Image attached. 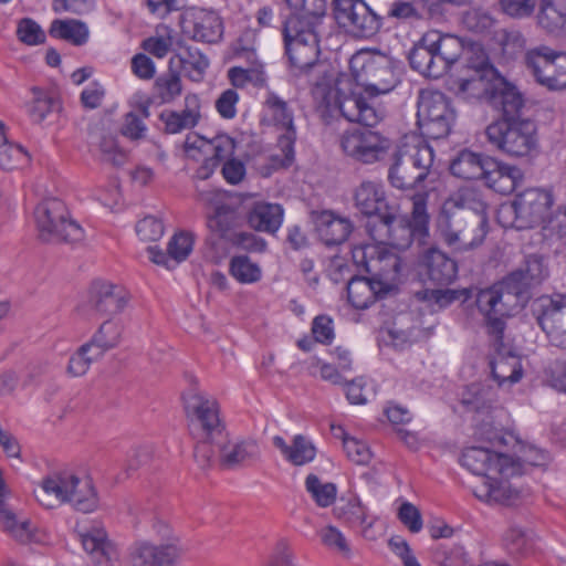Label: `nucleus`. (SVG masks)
Returning a JSON list of instances; mask_svg holds the SVG:
<instances>
[{"instance_id":"1","label":"nucleus","mask_w":566,"mask_h":566,"mask_svg":"<svg viewBox=\"0 0 566 566\" xmlns=\"http://www.w3.org/2000/svg\"><path fill=\"white\" fill-rule=\"evenodd\" d=\"M350 73L329 74L317 82L312 95L318 116L329 124L338 117L374 127L385 116V109L375 99L395 85L389 60L382 54L358 52L350 59Z\"/></svg>"},{"instance_id":"2","label":"nucleus","mask_w":566,"mask_h":566,"mask_svg":"<svg viewBox=\"0 0 566 566\" xmlns=\"http://www.w3.org/2000/svg\"><path fill=\"white\" fill-rule=\"evenodd\" d=\"M188 430L193 442V455L201 467L218 460L224 469H239L253 464L261 458L255 439L230 438L217 398L193 392L186 405Z\"/></svg>"},{"instance_id":"3","label":"nucleus","mask_w":566,"mask_h":566,"mask_svg":"<svg viewBox=\"0 0 566 566\" xmlns=\"http://www.w3.org/2000/svg\"><path fill=\"white\" fill-rule=\"evenodd\" d=\"M548 274L546 260L531 254L500 282L478 293L476 306L485 318L489 334L496 342L503 338L505 318L524 308L530 298L528 290L541 284Z\"/></svg>"},{"instance_id":"4","label":"nucleus","mask_w":566,"mask_h":566,"mask_svg":"<svg viewBox=\"0 0 566 566\" xmlns=\"http://www.w3.org/2000/svg\"><path fill=\"white\" fill-rule=\"evenodd\" d=\"M440 239L454 251H471L480 247L488 233L486 205L471 189L449 197L437 218Z\"/></svg>"},{"instance_id":"5","label":"nucleus","mask_w":566,"mask_h":566,"mask_svg":"<svg viewBox=\"0 0 566 566\" xmlns=\"http://www.w3.org/2000/svg\"><path fill=\"white\" fill-rule=\"evenodd\" d=\"M461 463L478 476L471 489L481 502L513 505L524 496L523 490L509 481V478L518 472V465L507 454L471 447L463 451Z\"/></svg>"},{"instance_id":"6","label":"nucleus","mask_w":566,"mask_h":566,"mask_svg":"<svg viewBox=\"0 0 566 566\" xmlns=\"http://www.w3.org/2000/svg\"><path fill=\"white\" fill-rule=\"evenodd\" d=\"M36 501L46 509L70 503L75 510L90 513L98 505L97 494L88 479H81L72 471L52 472L34 490Z\"/></svg>"},{"instance_id":"7","label":"nucleus","mask_w":566,"mask_h":566,"mask_svg":"<svg viewBox=\"0 0 566 566\" xmlns=\"http://www.w3.org/2000/svg\"><path fill=\"white\" fill-rule=\"evenodd\" d=\"M433 159V149L423 139L417 136L406 138L389 168L390 184L398 189L418 186L430 174Z\"/></svg>"},{"instance_id":"8","label":"nucleus","mask_w":566,"mask_h":566,"mask_svg":"<svg viewBox=\"0 0 566 566\" xmlns=\"http://www.w3.org/2000/svg\"><path fill=\"white\" fill-rule=\"evenodd\" d=\"M34 221L39 238L44 242L75 244L84 239L83 228L57 198L41 201L34 210Z\"/></svg>"},{"instance_id":"9","label":"nucleus","mask_w":566,"mask_h":566,"mask_svg":"<svg viewBox=\"0 0 566 566\" xmlns=\"http://www.w3.org/2000/svg\"><path fill=\"white\" fill-rule=\"evenodd\" d=\"M488 142L511 157H525L537 147L536 125L530 119H500L485 128Z\"/></svg>"},{"instance_id":"10","label":"nucleus","mask_w":566,"mask_h":566,"mask_svg":"<svg viewBox=\"0 0 566 566\" xmlns=\"http://www.w3.org/2000/svg\"><path fill=\"white\" fill-rule=\"evenodd\" d=\"M417 117L423 135L439 139L451 132L455 113L444 94L437 91H422L418 99Z\"/></svg>"},{"instance_id":"11","label":"nucleus","mask_w":566,"mask_h":566,"mask_svg":"<svg viewBox=\"0 0 566 566\" xmlns=\"http://www.w3.org/2000/svg\"><path fill=\"white\" fill-rule=\"evenodd\" d=\"M353 260L373 275L380 290L390 293L396 289L401 268L397 254L378 245H359L353 249Z\"/></svg>"},{"instance_id":"12","label":"nucleus","mask_w":566,"mask_h":566,"mask_svg":"<svg viewBox=\"0 0 566 566\" xmlns=\"http://www.w3.org/2000/svg\"><path fill=\"white\" fill-rule=\"evenodd\" d=\"M286 53L289 55L295 74L307 73L311 69H316L318 75H322L317 82L327 81L329 74H336L333 70H327L323 65H317L318 59V34L315 30L298 29L286 35V27L283 29Z\"/></svg>"},{"instance_id":"13","label":"nucleus","mask_w":566,"mask_h":566,"mask_svg":"<svg viewBox=\"0 0 566 566\" xmlns=\"http://www.w3.org/2000/svg\"><path fill=\"white\" fill-rule=\"evenodd\" d=\"M339 147L349 159L370 165L387 156L391 142L377 130L354 128L343 133Z\"/></svg>"},{"instance_id":"14","label":"nucleus","mask_w":566,"mask_h":566,"mask_svg":"<svg viewBox=\"0 0 566 566\" xmlns=\"http://www.w3.org/2000/svg\"><path fill=\"white\" fill-rule=\"evenodd\" d=\"M524 62L538 84L552 91L566 88V53L541 45L528 50Z\"/></svg>"},{"instance_id":"15","label":"nucleus","mask_w":566,"mask_h":566,"mask_svg":"<svg viewBox=\"0 0 566 566\" xmlns=\"http://www.w3.org/2000/svg\"><path fill=\"white\" fill-rule=\"evenodd\" d=\"M333 9L337 23L354 36L369 38L380 29V18L363 0H334Z\"/></svg>"},{"instance_id":"16","label":"nucleus","mask_w":566,"mask_h":566,"mask_svg":"<svg viewBox=\"0 0 566 566\" xmlns=\"http://www.w3.org/2000/svg\"><path fill=\"white\" fill-rule=\"evenodd\" d=\"M552 206V197L541 189H527L520 193L512 205L503 207L502 212L514 213L517 228L544 224Z\"/></svg>"},{"instance_id":"17","label":"nucleus","mask_w":566,"mask_h":566,"mask_svg":"<svg viewBox=\"0 0 566 566\" xmlns=\"http://www.w3.org/2000/svg\"><path fill=\"white\" fill-rule=\"evenodd\" d=\"M265 106L273 125L283 132L277 138V146L283 156L279 165L282 167L290 166L294 159V144L296 140L293 111L285 101L274 93L268 94Z\"/></svg>"},{"instance_id":"18","label":"nucleus","mask_w":566,"mask_h":566,"mask_svg":"<svg viewBox=\"0 0 566 566\" xmlns=\"http://www.w3.org/2000/svg\"><path fill=\"white\" fill-rule=\"evenodd\" d=\"M132 294L119 284L109 281H94L90 289V304L102 315L114 317L129 305Z\"/></svg>"},{"instance_id":"19","label":"nucleus","mask_w":566,"mask_h":566,"mask_svg":"<svg viewBox=\"0 0 566 566\" xmlns=\"http://www.w3.org/2000/svg\"><path fill=\"white\" fill-rule=\"evenodd\" d=\"M366 229L376 243L388 244L398 250L407 249L412 238L418 235L412 226L397 220L392 213L381 216L377 224L376 221H368Z\"/></svg>"},{"instance_id":"20","label":"nucleus","mask_w":566,"mask_h":566,"mask_svg":"<svg viewBox=\"0 0 566 566\" xmlns=\"http://www.w3.org/2000/svg\"><path fill=\"white\" fill-rule=\"evenodd\" d=\"M333 514L349 527L359 528V534L363 538L368 541L376 539L373 527L377 517L370 514L368 507L363 504L359 497L353 496L345 502L342 501L334 507Z\"/></svg>"},{"instance_id":"21","label":"nucleus","mask_w":566,"mask_h":566,"mask_svg":"<svg viewBox=\"0 0 566 566\" xmlns=\"http://www.w3.org/2000/svg\"><path fill=\"white\" fill-rule=\"evenodd\" d=\"M482 178L485 185L501 195H510L523 180L520 168L499 161L492 157H485Z\"/></svg>"},{"instance_id":"22","label":"nucleus","mask_w":566,"mask_h":566,"mask_svg":"<svg viewBox=\"0 0 566 566\" xmlns=\"http://www.w3.org/2000/svg\"><path fill=\"white\" fill-rule=\"evenodd\" d=\"M184 17H188L185 20V32L193 40L213 43L221 39L222 22L216 12L195 9L188 11Z\"/></svg>"},{"instance_id":"23","label":"nucleus","mask_w":566,"mask_h":566,"mask_svg":"<svg viewBox=\"0 0 566 566\" xmlns=\"http://www.w3.org/2000/svg\"><path fill=\"white\" fill-rule=\"evenodd\" d=\"M355 207L365 216L371 217L370 221L378 223L386 212L387 201L382 185L378 181L363 180L353 193Z\"/></svg>"},{"instance_id":"24","label":"nucleus","mask_w":566,"mask_h":566,"mask_svg":"<svg viewBox=\"0 0 566 566\" xmlns=\"http://www.w3.org/2000/svg\"><path fill=\"white\" fill-rule=\"evenodd\" d=\"M313 221L319 239L328 247L344 243L353 231V223L347 217L331 210L314 212Z\"/></svg>"},{"instance_id":"25","label":"nucleus","mask_w":566,"mask_h":566,"mask_svg":"<svg viewBox=\"0 0 566 566\" xmlns=\"http://www.w3.org/2000/svg\"><path fill=\"white\" fill-rule=\"evenodd\" d=\"M436 35L429 31L423 33L409 53V62L413 70L427 77L442 76V64L438 61L434 45Z\"/></svg>"},{"instance_id":"26","label":"nucleus","mask_w":566,"mask_h":566,"mask_svg":"<svg viewBox=\"0 0 566 566\" xmlns=\"http://www.w3.org/2000/svg\"><path fill=\"white\" fill-rule=\"evenodd\" d=\"M193 239L190 233H176L168 242L167 252L156 245L147 248L149 260L167 270H171L185 261L192 251Z\"/></svg>"},{"instance_id":"27","label":"nucleus","mask_w":566,"mask_h":566,"mask_svg":"<svg viewBox=\"0 0 566 566\" xmlns=\"http://www.w3.org/2000/svg\"><path fill=\"white\" fill-rule=\"evenodd\" d=\"M290 7L295 14L284 24L286 35L298 29L317 31L326 14V0H294Z\"/></svg>"},{"instance_id":"28","label":"nucleus","mask_w":566,"mask_h":566,"mask_svg":"<svg viewBox=\"0 0 566 566\" xmlns=\"http://www.w3.org/2000/svg\"><path fill=\"white\" fill-rule=\"evenodd\" d=\"M235 142L226 134H219L211 139L201 136H188L185 142L186 151L198 150L219 165L232 158L235 150Z\"/></svg>"},{"instance_id":"29","label":"nucleus","mask_w":566,"mask_h":566,"mask_svg":"<svg viewBox=\"0 0 566 566\" xmlns=\"http://www.w3.org/2000/svg\"><path fill=\"white\" fill-rule=\"evenodd\" d=\"M83 548L96 560V563L105 566H112V560L117 558L116 548L108 539L106 531L95 525L80 532Z\"/></svg>"},{"instance_id":"30","label":"nucleus","mask_w":566,"mask_h":566,"mask_svg":"<svg viewBox=\"0 0 566 566\" xmlns=\"http://www.w3.org/2000/svg\"><path fill=\"white\" fill-rule=\"evenodd\" d=\"M201 117V104L196 94H187L185 106L180 112H168L160 115L165 124V130L169 134H178L181 130L195 127Z\"/></svg>"},{"instance_id":"31","label":"nucleus","mask_w":566,"mask_h":566,"mask_svg":"<svg viewBox=\"0 0 566 566\" xmlns=\"http://www.w3.org/2000/svg\"><path fill=\"white\" fill-rule=\"evenodd\" d=\"M272 443L280 450L282 457L295 467L305 465L316 457L315 446L303 434L294 436L291 443H287L281 436H274Z\"/></svg>"},{"instance_id":"32","label":"nucleus","mask_w":566,"mask_h":566,"mask_svg":"<svg viewBox=\"0 0 566 566\" xmlns=\"http://www.w3.org/2000/svg\"><path fill=\"white\" fill-rule=\"evenodd\" d=\"M537 323L552 345L566 348V310L548 302L546 310L537 311Z\"/></svg>"},{"instance_id":"33","label":"nucleus","mask_w":566,"mask_h":566,"mask_svg":"<svg viewBox=\"0 0 566 566\" xmlns=\"http://www.w3.org/2000/svg\"><path fill=\"white\" fill-rule=\"evenodd\" d=\"M422 264L427 275L434 283L449 284L457 276L455 262L441 250L429 249L422 258Z\"/></svg>"},{"instance_id":"34","label":"nucleus","mask_w":566,"mask_h":566,"mask_svg":"<svg viewBox=\"0 0 566 566\" xmlns=\"http://www.w3.org/2000/svg\"><path fill=\"white\" fill-rule=\"evenodd\" d=\"M247 219L252 229L274 233L282 224L283 209L276 203L255 202Z\"/></svg>"},{"instance_id":"35","label":"nucleus","mask_w":566,"mask_h":566,"mask_svg":"<svg viewBox=\"0 0 566 566\" xmlns=\"http://www.w3.org/2000/svg\"><path fill=\"white\" fill-rule=\"evenodd\" d=\"M387 294L371 279L354 277L347 284L348 302L357 310L369 307L377 298H381Z\"/></svg>"},{"instance_id":"36","label":"nucleus","mask_w":566,"mask_h":566,"mask_svg":"<svg viewBox=\"0 0 566 566\" xmlns=\"http://www.w3.org/2000/svg\"><path fill=\"white\" fill-rule=\"evenodd\" d=\"M492 90L491 98L496 106L501 107L504 119H516L524 106V98L520 91L503 80H497Z\"/></svg>"},{"instance_id":"37","label":"nucleus","mask_w":566,"mask_h":566,"mask_svg":"<svg viewBox=\"0 0 566 566\" xmlns=\"http://www.w3.org/2000/svg\"><path fill=\"white\" fill-rule=\"evenodd\" d=\"M429 32L436 35L434 50L438 61H441L443 75L452 65L460 62L467 45L458 36L442 34L437 30H430Z\"/></svg>"},{"instance_id":"38","label":"nucleus","mask_w":566,"mask_h":566,"mask_svg":"<svg viewBox=\"0 0 566 566\" xmlns=\"http://www.w3.org/2000/svg\"><path fill=\"white\" fill-rule=\"evenodd\" d=\"M537 21L547 32L566 33V0H542Z\"/></svg>"},{"instance_id":"39","label":"nucleus","mask_w":566,"mask_h":566,"mask_svg":"<svg viewBox=\"0 0 566 566\" xmlns=\"http://www.w3.org/2000/svg\"><path fill=\"white\" fill-rule=\"evenodd\" d=\"M492 376L500 387H511L523 377L521 359L515 355L499 354L491 363Z\"/></svg>"},{"instance_id":"40","label":"nucleus","mask_w":566,"mask_h":566,"mask_svg":"<svg viewBox=\"0 0 566 566\" xmlns=\"http://www.w3.org/2000/svg\"><path fill=\"white\" fill-rule=\"evenodd\" d=\"M123 332V323L117 318L109 317L99 325L88 343L104 356L106 352L120 344Z\"/></svg>"},{"instance_id":"41","label":"nucleus","mask_w":566,"mask_h":566,"mask_svg":"<svg viewBox=\"0 0 566 566\" xmlns=\"http://www.w3.org/2000/svg\"><path fill=\"white\" fill-rule=\"evenodd\" d=\"M495 75L463 74L453 82V90L457 95L464 99L491 98V80Z\"/></svg>"},{"instance_id":"42","label":"nucleus","mask_w":566,"mask_h":566,"mask_svg":"<svg viewBox=\"0 0 566 566\" xmlns=\"http://www.w3.org/2000/svg\"><path fill=\"white\" fill-rule=\"evenodd\" d=\"M29 161L28 151L21 145L8 139L4 125L0 123V168L6 171L22 169Z\"/></svg>"},{"instance_id":"43","label":"nucleus","mask_w":566,"mask_h":566,"mask_svg":"<svg viewBox=\"0 0 566 566\" xmlns=\"http://www.w3.org/2000/svg\"><path fill=\"white\" fill-rule=\"evenodd\" d=\"M49 33L53 38L67 41L76 46L85 44L90 36L87 25L75 19L52 21Z\"/></svg>"},{"instance_id":"44","label":"nucleus","mask_w":566,"mask_h":566,"mask_svg":"<svg viewBox=\"0 0 566 566\" xmlns=\"http://www.w3.org/2000/svg\"><path fill=\"white\" fill-rule=\"evenodd\" d=\"M485 157L464 149L451 161V172L462 179H481L484 172Z\"/></svg>"},{"instance_id":"45","label":"nucleus","mask_w":566,"mask_h":566,"mask_svg":"<svg viewBox=\"0 0 566 566\" xmlns=\"http://www.w3.org/2000/svg\"><path fill=\"white\" fill-rule=\"evenodd\" d=\"M319 542L328 552L339 555L345 559L354 556L350 541L345 533L333 524L322 526L317 532Z\"/></svg>"},{"instance_id":"46","label":"nucleus","mask_w":566,"mask_h":566,"mask_svg":"<svg viewBox=\"0 0 566 566\" xmlns=\"http://www.w3.org/2000/svg\"><path fill=\"white\" fill-rule=\"evenodd\" d=\"M459 63L464 74L495 75V70L490 64L484 49L478 43L465 46Z\"/></svg>"},{"instance_id":"47","label":"nucleus","mask_w":566,"mask_h":566,"mask_svg":"<svg viewBox=\"0 0 566 566\" xmlns=\"http://www.w3.org/2000/svg\"><path fill=\"white\" fill-rule=\"evenodd\" d=\"M229 273L240 284H255L263 276L261 265L245 254L233 255L229 260Z\"/></svg>"},{"instance_id":"48","label":"nucleus","mask_w":566,"mask_h":566,"mask_svg":"<svg viewBox=\"0 0 566 566\" xmlns=\"http://www.w3.org/2000/svg\"><path fill=\"white\" fill-rule=\"evenodd\" d=\"M305 489L318 507H329L336 501L337 486L332 482H323L315 474H308L306 476Z\"/></svg>"},{"instance_id":"49","label":"nucleus","mask_w":566,"mask_h":566,"mask_svg":"<svg viewBox=\"0 0 566 566\" xmlns=\"http://www.w3.org/2000/svg\"><path fill=\"white\" fill-rule=\"evenodd\" d=\"M228 77L231 84L239 88H242L248 84L263 86L266 82L263 64L260 62H253L249 67H231L228 71Z\"/></svg>"},{"instance_id":"50","label":"nucleus","mask_w":566,"mask_h":566,"mask_svg":"<svg viewBox=\"0 0 566 566\" xmlns=\"http://www.w3.org/2000/svg\"><path fill=\"white\" fill-rule=\"evenodd\" d=\"M32 97L27 103V111L34 123H42L57 106L56 99L44 90L34 86L31 88Z\"/></svg>"},{"instance_id":"51","label":"nucleus","mask_w":566,"mask_h":566,"mask_svg":"<svg viewBox=\"0 0 566 566\" xmlns=\"http://www.w3.org/2000/svg\"><path fill=\"white\" fill-rule=\"evenodd\" d=\"M237 221L235 210L230 206L220 205L216 206L214 212L208 217L207 226L220 238H229Z\"/></svg>"},{"instance_id":"52","label":"nucleus","mask_w":566,"mask_h":566,"mask_svg":"<svg viewBox=\"0 0 566 566\" xmlns=\"http://www.w3.org/2000/svg\"><path fill=\"white\" fill-rule=\"evenodd\" d=\"M102 358L103 356L87 342L71 356L67 373L73 377H81L88 371L93 363Z\"/></svg>"},{"instance_id":"53","label":"nucleus","mask_w":566,"mask_h":566,"mask_svg":"<svg viewBox=\"0 0 566 566\" xmlns=\"http://www.w3.org/2000/svg\"><path fill=\"white\" fill-rule=\"evenodd\" d=\"M178 57L184 72L190 80L195 82L202 80L206 70L209 66V61L199 50L186 48L178 54Z\"/></svg>"},{"instance_id":"54","label":"nucleus","mask_w":566,"mask_h":566,"mask_svg":"<svg viewBox=\"0 0 566 566\" xmlns=\"http://www.w3.org/2000/svg\"><path fill=\"white\" fill-rule=\"evenodd\" d=\"M504 542L512 554L520 556L528 555L534 548L533 534L518 526H511L507 530Z\"/></svg>"},{"instance_id":"55","label":"nucleus","mask_w":566,"mask_h":566,"mask_svg":"<svg viewBox=\"0 0 566 566\" xmlns=\"http://www.w3.org/2000/svg\"><path fill=\"white\" fill-rule=\"evenodd\" d=\"M491 390L482 384H471L461 394V403L469 411H479L490 406Z\"/></svg>"},{"instance_id":"56","label":"nucleus","mask_w":566,"mask_h":566,"mask_svg":"<svg viewBox=\"0 0 566 566\" xmlns=\"http://www.w3.org/2000/svg\"><path fill=\"white\" fill-rule=\"evenodd\" d=\"M172 30L166 25L159 27L156 35L144 41L143 48L158 59H163L174 45Z\"/></svg>"},{"instance_id":"57","label":"nucleus","mask_w":566,"mask_h":566,"mask_svg":"<svg viewBox=\"0 0 566 566\" xmlns=\"http://www.w3.org/2000/svg\"><path fill=\"white\" fill-rule=\"evenodd\" d=\"M418 297L422 301L428 302V304L433 310H441L449 306L457 300L463 297L464 300L468 297L465 291L458 290H424L422 292L417 293Z\"/></svg>"},{"instance_id":"58","label":"nucleus","mask_w":566,"mask_h":566,"mask_svg":"<svg viewBox=\"0 0 566 566\" xmlns=\"http://www.w3.org/2000/svg\"><path fill=\"white\" fill-rule=\"evenodd\" d=\"M265 566H301L296 562L293 543L286 538H279L269 556Z\"/></svg>"},{"instance_id":"59","label":"nucleus","mask_w":566,"mask_h":566,"mask_svg":"<svg viewBox=\"0 0 566 566\" xmlns=\"http://www.w3.org/2000/svg\"><path fill=\"white\" fill-rule=\"evenodd\" d=\"M155 88L163 103H170L182 92L180 76L175 72H168L156 80Z\"/></svg>"},{"instance_id":"60","label":"nucleus","mask_w":566,"mask_h":566,"mask_svg":"<svg viewBox=\"0 0 566 566\" xmlns=\"http://www.w3.org/2000/svg\"><path fill=\"white\" fill-rule=\"evenodd\" d=\"M427 193H417L412 196V210L410 226L418 231L419 237L428 234L429 213L427 212Z\"/></svg>"},{"instance_id":"61","label":"nucleus","mask_w":566,"mask_h":566,"mask_svg":"<svg viewBox=\"0 0 566 566\" xmlns=\"http://www.w3.org/2000/svg\"><path fill=\"white\" fill-rule=\"evenodd\" d=\"M129 566H158L156 545L140 541L136 542L129 549Z\"/></svg>"},{"instance_id":"62","label":"nucleus","mask_w":566,"mask_h":566,"mask_svg":"<svg viewBox=\"0 0 566 566\" xmlns=\"http://www.w3.org/2000/svg\"><path fill=\"white\" fill-rule=\"evenodd\" d=\"M494 18L480 8L469 10L462 18L463 25L475 33L489 31L494 25Z\"/></svg>"},{"instance_id":"63","label":"nucleus","mask_w":566,"mask_h":566,"mask_svg":"<svg viewBox=\"0 0 566 566\" xmlns=\"http://www.w3.org/2000/svg\"><path fill=\"white\" fill-rule=\"evenodd\" d=\"M17 35L27 45H38L45 41V33L32 19H22L17 29Z\"/></svg>"},{"instance_id":"64","label":"nucleus","mask_w":566,"mask_h":566,"mask_svg":"<svg viewBox=\"0 0 566 566\" xmlns=\"http://www.w3.org/2000/svg\"><path fill=\"white\" fill-rule=\"evenodd\" d=\"M344 451L347 458L356 464H367L371 460L373 453L369 447L352 437H344Z\"/></svg>"}]
</instances>
